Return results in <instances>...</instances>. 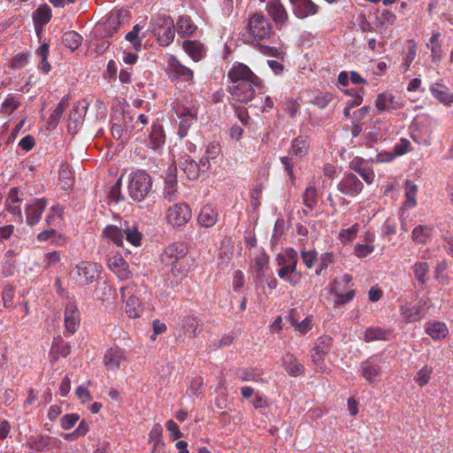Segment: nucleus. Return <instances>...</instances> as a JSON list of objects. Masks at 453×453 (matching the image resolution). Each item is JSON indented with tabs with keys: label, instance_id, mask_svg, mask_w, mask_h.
Listing matches in <instances>:
<instances>
[{
	"label": "nucleus",
	"instance_id": "nucleus-51",
	"mask_svg": "<svg viewBox=\"0 0 453 453\" xmlns=\"http://www.w3.org/2000/svg\"><path fill=\"white\" fill-rule=\"evenodd\" d=\"M142 28V25L136 24L134 26L132 31L126 35V40L133 45L135 50H140L142 48V37L139 36V34Z\"/></svg>",
	"mask_w": 453,
	"mask_h": 453
},
{
	"label": "nucleus",
	"instance_id": "nucleus-19",
	"mask_svg": "<svg viewBox=\"0 0 453 453\" xmlns=\"http://www.w3.org/2000/svg\"><path fill=\"white\" fill-rule=\"evenodd\" d=\"M46 205L47 201L44 198H36L29 202L25 209L26 221L28 226H33L40 221Z\"/></svg>",
	"mask_w": 453,
	"mask_h": 453
},
{
	"label": "nucleus",
	"instance_id": "nucleus-54",
	"mask_svg": "<svg viewBox=\"0 0 453 453\" xmlns=\"http://www.w3.org/2000/svg\"><path fill=\"white\" fill-rule=\"evenodd\" d=\"M180 116H184V118L181 119L179 124V130L178 134L180 138L185 137L188 134V131L189 127H191L194 118L191 113L184 114L183 112L178 113Z\"/></svg>",
	"mask_w": 453,
	"mask_h": 453
},
{
	"label": "nucleus",
	"instance_id": "nucleus-18",
	"mask_svg": "<svg viewBox=\"0 0 453 453\" xmlns=\"http://www.w3.org/2000/svg\"><path fill=\"white\" fill-rule=\"evenodd\" d=\"M376 109L381 111H389L400 110L403 107L402 100L389 92H383L377 96L375 102Z\"/></svg>",
	"mask_w": 453,
	"mask_h": 453
},
{
	"label": "nucleus",
	"instance_id": "nucleus-22",
	"mask_svg": "<svg viewBox=\"0 0 453 453\" xmlns=\"http://www.w3.org/2000/svg\"><path fill=\"white\" fill-rule=\"evenodd\" d=\"M65 327L67 332L73 334L80 326V311L73 302H68L64 314Z\"/></svg>",
	"mask_w": 453,
	"mask_h": 453
},
{
	"label": "nucleus",
	"instance_id": "nucleus-17",
	"mask_svg": "<svg viewBox=\"0 0 453 453\" xmlns=\"http://www.w3.org/2000/svg\"><path fill=\"white\" fill-rule=\"evenodd\" d=\"M362 181L354 174H345L337 185V189L348 196H356L363 189Z\"/></svg>",
	"mask_w": 453,
	"mask_h": 453
},
{
	"label": "nucleus",
	"instance_id": "nucleus-37",
	"mask_svg": "<svg viewBox=\"0 0 453 453\" xmlns=\"http://www.w3.org/2000/svg\"><path fill=\"white\" fill-rule=\"evenodd\" d=\"M434 232V228L426 225L417 226L411 234V237L413 242L425 244L432 237Z\"/></svg>",
	"mask_w": 453,
	"mask_h": 453
},
{
	"label": "nucleus",
	"instance_id": "nucleus-26",
	"mask_svg": "<svg viewBox=\"0 0 453 453\" xmlns=\"http://www.w3.org/2000/svg\"><path fill=\"white\" fill-rule=\"evenodd\" d=\"M180 167L189 180H196L200 176L201 172H204L202 164L200 162L197 163L188 155L181 157Z\"/></svg>",
	"mask_w": 453,
	"mask_h": 453
},
{
	"label": "nucleus",
	"instance_id": "nucleus-9",
	"mask_svg": "<svg viewBox=\"0 0 453 453\" xmlns=\"http://www.w3.org/2000/svg\"><path fill=\"white\" fill-rule=\"evenodd\" d=\"M227 78L231 84L253 83L256 86L262 85L260 78L242 63H234L227 72Z\"/></svg>",
	"mask_w": 453,
	"mask_h": 453
},
{
	"label": "nucleus",
	"instance_id": "nucleus-30",
	"mask_svg": "<svg viewBox=\"0 0 453 453\" xmlns=\"http://www.w3.org/2000/svg\"><path fill=\"white\" fill-rule=\"evenodd\" d=\"M362 376L369 382L373 383L381 373V369L378 364H375L371 359L363 362L360 365Z\"/></svg>",
	"mask_w": 453,
	"mask_h": 453
},
{
	"label": "nucleus",
	"instance_id": "nucleus-3",
	"mask_svg": "<svg viewBox=\"0 0 453 453\" xmlns=\"http://www.w3.org/2000/svg\"><path fill=\"white\" fill-rule=\"evenodd\" d=\"M103 236L111 241L118 247L123 244L124 237L135 247L140 246L142 240V234L136 226H130L127 223H125L124 226H107L103 231Z\"/></svg>",
	"mask_w": 453,
	"mask_h": 453
},
{
	"label": "nucleus",
	"instance_id": "nucleus-56",
	"mask_svg": "<svg viewBox=\"0 0 453 453\" xmlns=\"http://www.w3.org/2000/svg\"><path fill=\"white\" fill-rule=\"evenodd\" d=\"M358 228V224H354L347 229L341 230L339 233L341 242L343 243L351 242L357 236Z\"/></svg>",
	"mask_w": 453,
	"mask_h": 453
},
{
	"label": "nucleus",
	"instance_id": "nucleus-34",
	"mask_svg": "<svg viewBox=\"0 0 453 453\" xmlns=\"http://www.w3.org/2000/svg\"><path fill=\"white\" fill-rule=\"evenodd\" d=\"M430 91L434 98L445 105L453 104V95L449 93V88L440 83H434L431 86Z\"/></svg>",
	"mask_w": 453,
	"mask_h": 453
},
{
	"label": "nucleus",
	"instance_id": "nucleus-41",
	"mask_svg": "<svg viewBox=\"0 0 453 453\" xmlns=\"http://www.w3.org/2000/svg\"><path fill=\"white\" fill-rule=\"evenodd\" d=\"M269 257L262 252L258 254L251 265V270L256 273L257 278L265 276L266 270L268 269Z\"/></svg>",
	"mask_w": 453,
	"mask_h": 453
},
{
	"label": "nucleus",
	"instance_id": "nucleus-36",
	"mask_svg": "<svg viewBox=\"0 0 453 453\" xmlns=\"http://www.w3.org/2000/svg\"><path fill=\"white\" fill-rule=\"evenodd\" d=\"M68 96H64L58 104L56 109L51 112L48 119V129H55L58 127L62 115L68 105Z\"/></svg>",
	"mask_w": 453,
	"mask_h": 453
},
{
	"label": "nucleus",
	"instance_id": "nucleus-6",
	"mask_svg": "<svg viewBox=\"0 0 453 453\" xmlns=\"http://www.w3.org/2000/svg\"><path fill=\"white\" fill-rule=\"evenodd\" d=\"M150 29L161 46L166 47L173 42L176 29L170 17H158L151 23Z\"/></svg>",
	"mask_w": 453,
	"mask_h": 453
},
{
	"label": "nucleus",
	"instance_id": "nucleus-21",
	"mask_svg": "<svg viewBox=\"0 0 453 453\" xmlns=\"http://www.w3.org/2000/svg\"><path fill=\"white\" fill-rule=\"evenodd\" d=\"M266 12L277 27H282L287 24L288 15L280 0H268Z\"/></svg>",
	"mask_w": 453,
	"mask_h": 453
},
{
	"label": "nucleus",
	"instance_id": "nucleus-5",
	"mask_svg": "<svg viewBox=\"0 0 453 453\" xmlns=\"http://www.w3.org/2000/svg\"><path fill=\"white\" fill-rule=\"evenodd\" d=\"M434 119L427 115H420L414 119L411 128V138L423 146L431 144V136L434 131Z\"/></svg>",
	"mask_w": 453,
	"mask_h": 453
},
{
	"label": "nucleus",
	"instance_id": "nucleus-10",
	"mask_svg": "<svg viewBox=\"0 0 453 453\" xmlns=\"http://www.w3.org/2000/svg\"><path fill=\"white\" fill-rule=\"evenodd\" d=\"M127 11L119 10L111 12L104 22L97 24L96 32H100L102 36H111L118 31L119 26L127 20Z\"/></svg>",
	"mask_w": 453,
	"mask_h": 453
},
{
	"label": "nucleus",
	"instance_id": "nucleus-28",
	"mask_svg": "<svg viewBox=\"0 0 453 453\" xmlns=\"http://www.w3.org/2000/svg\"><path fill=\"white\" fill-rule=\"evenodd\" d=\"M219 219L217 209L210 204L204 205L197 217L198 224L203 227L213 226Z\"/></svg>",
	"mask_w": 453,
	"mask_h": 453
},
{
	"label": "nucleus",
	"instance_id": "nucleus-55",
	"mask_svg": "<svg viewBox=\"0 0 453 453\" xmlns=\"http://www.w3.org/2000/svg\"><path fill=\"white\" fill-rule=\"evenodd\" d=\"M433 372V369L428 367L426 365H424L418 372L415 378V381L419 387H424L428 384L431 374Z\"/></svg>",
	"mask_w": 453,
	"mask_h": 453
},
{
	"label": "nucleus",
	"instance_id": "nucleus-44",
	"mask_svg": "<svg viewBox=\"0 0 453 453\" xmlns=\"http://www.w3.org/2000/svg\"><path fill=\"white\" fill-rule=\"evenodd\" d=\"M278 276L291 285H296L299 281L301 274L296 272V268L288 265L286 266H282L278 271Z\"/></svg>",
	"mask_w": 453,
	"mask_h": 453
},
{
	"label": "nucleus",
	"instance_id": "nucleus-32",
	"mask_svg": "<svg viewBox=\"0 0 453 453\" xmlns=\"http://www.w3.org/2000/svg\"><path fill=\"white\" fill-rule=\"evenodd\" d=\"M221 154V146L219 142H213L208 144L205 155L200 159L203 171H207L211 166V161L217 159Z\"/></svg>",
	"mask_w": 453,
	"mask_h": 453
},
{
	"label": "nucleus",
	"instance_id": "nucleus-12",
	"mask_svg": "<svg viewBox=\"0 0 453 453\" xmlns=\"http://www.w3.org/2000/svg\"><path fill=\"white\" fill-rule=\"evenodd\" d=\"M107 265L121 280L131 277L129 265L119 252L111 251L107 254Z\"/></svg>",
	"mask_w": 453,
	"mask_h": 453
},
{
	"label": "nucleus",
	"instance_id": "nucleus-45",
	"mask_svg": "<svg viewBox=\"0 0 453 453\" xmlns=\"http://www.w3.org/2000/svg\"><path fill=\"white\" fill-rule=\"evenodd\" d=\"M239 379L243 382L253 381L257 383H265V380L262 374L253 368L241 369L238 372Z\"/></svg>",
	"mask_w": 453,
	"mask_h": 453
},
{
	"label": "nucleus",
	"instance_id": "nucleus-39",
	"mask_svg": "<svg viewBox=\"0 0 453 453\" xmlns=\"http://www.w3.org/2000/svg\"><path fill=\"white\" fill-rule=\"evenodd\" d=\"M165 142L164 130L160 125H153L149 137V144L153 150L161 148Z\"/></svg>",
	"mask_w": 453,
	"mask_h": 453
},
{
	"label": "nucleus",
	"instance_id": "nucleus-13",
	"mask_svg": "<svg viewBox=\"0 0 453 453\" xmlns=\"http://www.w3.org/2000/svg\"><path fill=\"white\" fill-rule=\"evenodd\" d=\"M430 303L428 297H423L418 300L416 305L411 303H406L400 307V312L404 321L407 323H412L419 320L424 317V309Z\"/></svg>",
	"mask_w": 453,
	"mask_h": 453
},
{
	"label": "nucleus",
	"instance_id": "nucleus-47",
	"mask_svg": "<svg viewBox=\"0 0 453 453\" xmlns=\"http://www.w3.org/2000/svg\"><path fill=\"white\" fill-rule=\"evenodd\" d=\"M51 18V10L48 5H41L33 14L35 24L44 26Z\"/></svg>",
	"mask_w": 453,
	"mask_h": 453
},
{
	"label": "nucleus",
	"instance_id": "nucleus-20",
	"mask_svg": "<svg viewBox=\"0 0 453 453\" xmlns=\"http://www.w3.org/2000/svg\"><path fill=\"white\" fill-rule=\"evenodd\" d=\"M27 445L34 450L44 451L53 448L59 449L61 441L58 438L40 434L39 436H30L27 440Z\"/></svg>",
	"mask_w": 453,
	"mask_h": 453
},
{
	"label": "nucleus",
	"instance_id": "nucleus-42",
	"mask_svg": "<svg viewBox=\"0 0 453 453\" xmlns=\"http://www.w3.org/2000/svg\"><path fill=\"white\" fill-rule=\"evenodd\" d=\"M412 270L415 279L419 284L423 285L427 282L430 270L428 263L424 261L416 262L412 266Z\"/></svg>",
	"mask_w": 453,
	"mask_h": 453
},
{
	"label": "nucleus",
	"instance_id": "nucleus-1",
	"mask_svg": "<svg viewBox=\"0 0 453 453\" xmlns=\"http://www.w3.org/2000/svg\"><path fill=\"white\" fill-rule=\"evenodd\" d=\"M273 33L271 22L262 14L254 13L250 16L242 32L244 42H252L269 39Z\"/></svg>",
	"mask_w": 453,
	"mask_h": 453
},
{
	"label": "nucleus",
	"instance_id": "nucleus-11",
	"mask_svg": "<svg viewBox=\"0 0 453 453\" xmlns=\"http://www.w3.org/2000/svg\"><path fill=\"white\" fill-rule=\"evenodd\" d=\"M191 209L185 203L173 204L169 207L166 212L167 221L173 226H181L186 225L191 219Z\"/></svg>",
	"mask_w": 453,
	"mask_h": 453
},
{
	"label": "nucleus",
	"instance_id": "nucleus-50",
	"mask_svg": "<svg viewBox=\"0 0 453 453\" xmlns=\"http://www.w3.org/2000/svg\"><path fill=\"white\" fill-rule=\"evenodd\" d=\"M308 147V140L303 136H298L292 142L291 153L296 157H303L306 154Z\"/></svg>",
	"mask_w": 453,
	"mask_h": 453
},
{
	"label": "nucleus",
	"instance_id": "nucleus-64",
	"mask_svg": "<svg viewBox=\"0 0 453 453\" xmlns=\"http://www.w3.org/2000/svg\"><path fill=\"white\" fill-rule=\"evenodd\" d=\"M203 386V379L200 377H196L190 382V386L188 388V392L192 395L198 396L199 393L202 390Z\"/></svg>",
	"mask_w": 453,
	"mask_h": 453
},
{
	"label": "nucleus",
	"instance_id": "nucleus-52",
	"mask_svg": "<svg viewBox=\"0 0 453 453\" xmlns=\"http://www.w3.org/2000/svg\"><path fill=\"white\" fill-rule=\"evenodd\" d=\"M350 167L357 172L367 184H371L374 179V173L369 167H363L358 161H352Z\"/></svg>",
	"mask_w": 453,
	"mask_h": 453
},
{
	"label": "nucleus",
	"instance_id": "nucleus-60",
	"mask_svg": "<svg viewBox=\"0 0 453 453\" xmlns=\"http://www.w3.org/2000/svg\"><path fill=\"white\" fill-rule=\"evenodd\" d=\"M121 181L122 176L118 179L116 183L111 187V191L109 193V198L111 201H122L124 200V196L121 194Z\"/></svg>",
	"mask_w": 453,
	"mask_h": 453
},
{
	"label": "nucleus",
	"instance_id": "nucleus-31",
	"mask_svg": "<svg viewBox=\"0 0 453 453\" xmlns=\"http://www.w3.org/2000/svg\"><path fill=\"white\" fill-rule=\"evenodd\" d=\"M282 364L287 372L292 377H297L304 371L303 365L291 353H287L283 357Z\"/></svg>",
	"mask_w": 453,
	"mask_h": 453
},
{
	"label": "nucleus",
	"instance_id": "nucleus-33",
	"mask_svg": "<svg viewBox=\"0 0 453 453\" xmlns=\"http://www.w3.org/2000/svg\"><path fill=\"white\" fill-rule=\"evenodd\" d=\"M391 334V330L379 326H371L365 329L364 334V341L371 342L374 341H388Z\"/></svg>",
	"mask_w": 453,
	"mask_h": 453
},
{
	"label": "nucleus",
	"instance_id": "nucleus-23",
	"mask_svg": "<svg viewBox=\"0 0 453 453\" xmlns=\"http://www.w3.org/2000/svg\"><path fill=\"white\" fill-rule=\"evenodd\" d=\"M293 13L298 19H305L318 13L319 6L311 0H289Z\"/></svg>",
	"mask_w": 453,
	"mask_h": 453
},
{
	"label": "nucleus",
	"instance_id": "nucleus-53",
	"mask_svg": "<svg viewBox=\"0 0 453 453\" xmlns=\"http://www.w3.org/2000/svg\"><path fill=\"white\" fill-rule=\"evenodd\" d=\"M63 39L65 46L73 50H76L82 42V37L74 31L65 33Z\"/></svg>",
	"mask_w": 453,
	"mask_h": 453
},
{
	"label": "nucleus",
	"instance_id": "nucleus-25",
	"mask_svg": "<svg viewBox=\"0 0 453 453\" xmlns=\"http://www.w3.org/2000/svg\"><path fill=\"white\" fill-rule=\"evenodd\" d=\"M184 254V249L181 244L173 243L164 250L160 259L163 264L169 266L174 265Z\"/></svg>",
	"mask_w": 453,
	"mask_h": 453
},
{
	"label": "nucleus",
	"instance_id": "nucleus-24",
	"mask_svg": "<svg viewBox=\"0 0 453 453\" xmlns=\"http://www.w3.org/2000/svg\"><path fill=\"white\" fill-rule=\"evenodd\" d=\"M126 360L125 353L119 348H111L108 349L104 357V364L107 370L117 372L123 362Z\"/></svg>",
	"mask_w": 453,
	"mask_h": 453
},
{
	"label": "nucleus",
	"instance_id": "nucleus-14",
	"mask_svg": "<svg viewBox=\"0 0 453 453\" xmlns=\"http://www.w3.org/2000/svg\"><path fill=\"white\" fill-rule=\"evenodd\" d=\"M88 104L86 101H79L75 103L69 114L67 130L71 134H75L83 123L84 117L87 113Z\"/></svg>",
	"mask_w": 453,
	"mask_h": 453
},
{
	"label": "nucleus",
	"instance_id": "nucleus-57",
	"mask_svg": "<svg viewBox=\"0 0 453 453\" xmlns=\"http://www.w3.org/2000/svg\"><path fill=\"white\" fill-rule=\"evenodd\" d=\"M28 53H19L12 58L10 63V67L12 69H21L25 67L28 64Z\"/></svg>",
	"mask_w": 453,
	"mask_h": 453
},
{
	"label": "nucleus",
	"instance_id": "nucleus-49",
	"mask_svg": "<svg viewBox=\"0 0 453 453\" xmlns=\"http://www.w3.org/2000/svg\"><path fill=\"white\" fill-rule=\"evenodd\" d=\"M303 203L306 208L312 210L318 203V191L314 185L310 184L303 194Z\"/></svg>",
	"mask_w": 453,
	"mask_h": 453
},
{
	"label": "nucleus",
	"instance_id": "nucleus-4",
	"mask_svg": "<svg viewBox=\"0 0 453 453\" xmlns=\"http://www.w3.org/2000/svg\"><path fill=\"white\" fill-rule=\"evenodd\" d=\"M99 273V265L92 261H81L70 271V278L74 283L83 287L93 283Z\"/></svg>",
	"mask_w": 453,
	"mask_h": 453
},
{
	"label": "nucleus",
	"instance_id": "nucleus-15",
	"mask_svg": "<svg viewBox=\"0 0 453 453\" xmlns=\"http://www.w3.org/2000/svg\"><path fill=\"white\" fill-rule=\"evenodd\" d=\"M134 288L130 286L120 288L121 298L126 302L125 311L130 318H139L142 313V306L139 299L133 294Z\"/></svg>",
	"mask_w": 453,
	"mask_h": 453
},
{
	"label": "nucleus",
	"instance_id": "nucleus-62",
	"mask_svg": "<svg viewBox=\"0 0 453 453\" xmlns=\"http://www.w3.org/2000/svg\"><path fill=\"white\" fill-rule=\"evenodd\" d=\"M373 250H374L373 245H370V244H357L354 247V254L357 257H361V258L367 257L368 255L372 253Z\"/></svg>",
	"mask_w": 453,
	"mask_h": 453
},
{
	"label": "nucleus",
	"instance_id": "nucleus-27",
	"mask_svg": "<svg viewBox=\"0 0 453 453\" xmlns=\"http://www.w3.org/2000/svg\"><path fill=\"white\" fill-rule=\"evenodd\" d=\"M180 328L178 337H195L197 334V328L199 326V320L193 315H187L180 319Z\"/></svg>",
	"mask_w": 453,
	"mask_h": 453
},
{
	"label": "nucleus",
	"instance_id": "nucleus-59",
	"mask_svg": "<svg viewBox=\"0 0 453 453\" xmlns=\"http://www.w3.org/2000/svg\"><path fill=\"white\" fill-rule=\"evenodd\" d=\"M79 419L80 416L77 413L65 414L61 418V427L65 430H69L75 426Z\"/></svg>",
	"mask_w": 453,
	"mask_h": 453
},
{
	"label": "nucleus",
	"instance_id": "nucleus-61",
	"mask_svg": "<svg viewBox=\"0 0 453 453\" xmlns=\"http://www.w3.org/2000/svg\"><path fill=\"white\" fill-rule=\"evenodd\" d=\"M165 427L170 433V439L172 441H176L183 436V434L179 429L178 425L173 419H169L165 423Z\"/></svg>",
	"mask_w": 453,
	"mask_h": 453
},
{
	"label": "nucleus",
	"instance_id": "nucleus-29",
	"mask_svg": "<svg viewBox=\"0 0 453 453\" xmlns=\"http://www.w3.org/2000/svg\"><path fill=\"white\" fill-rule=\"evenodd\" d=\"M184 51L195 62L200 61L204 58L206 50L203 44L199 41H184L182 43Z\"/></svg>",
	"mask_w": 453,
	"mask_h": 453
},
{
	"label": "nucleus",
	"instance_id": "nucleus-38",
	"mask_svg": "<svg viewBox=\"0 0 453 453\" xmlns=\"http://www.w3.org/2000/svg\"><path fill=\"white\" fill-rule=\"evenodd\" d=\"M197 27L188 16H180L176 22L175 29L182 36L191 35Z\"/></svg>",
	"mask_w": 453,
	"mask_h": 453
},
{
	"label": "nucleus",
	"instance_id": "nucleus-8",
	"mask_svg": "<svg viewBox=\"0 0 453 453\" xmlns=\"http://www.w3.org/2000/svg\"><path fill=\"white\" fill-rule=\"evenodd\" d=\"M332 343L333 340L330 336L324 335L319 337L311 351V361L319 372H326L327 371L325 359L331 349Z\"/></svg>",
	"mask_w": 453,
	"mask_h": 453
},
{
	"label": "nucleus",
	"instance_id": "nucleus-58",
	"mask_svg": "<svg viewBox=\"0 0 453 453\" xmlns=\"http://www.w3.org/2000/svg\"><path fill=\"white\" fill-rule=\"evenodd\" d=\"M301 257L305 266L311 269L314 266L316 261L318 260V253L314 250H306L303 249L301 250Z\"/></svg>",
	"mask_w": 453,
	"mask_h": 453
},
{
	"label": "nucleus",
	"instance_id": "nucleus-40",
	"mask_svg": "<svg viewBox=\"0 0 453 453\" xmlns=\"http://www.w3.org/2000/svg\"><path fill=\"white\" fill-rule=\"evenodd\" d=\"M332 292L336 296L334 303L338 305H342L349 303L354 298L356 294L354 289H349L347 292H343L342 289L340 288V282H338L337 280H334V282Z\"/></svg>",
	"mask_w": 453,
	"mask_h": 453
},
{
	"label": "nucleus",
	"instance_id": "nucleus-35",
	"mask_svg": "<svg viewBox=\"0 0 453 453\" xmlns=\"http://www.w3.org/2000/svg\"><path fill=\"white\" fill-rule=\"evenodd\" d=\"M425 331L434 340L445 339L449 334L447 326L440 321L427 323Z\"/></svg>",
	"mask_w": 453,
	"mask_h": 453
},
{
	"label": "nucleus",
	"instance_id": "nucleus-2",
	"mask_svg": "<svg viewBox=\"0 0 453 453\" xmlns=\"http://www.w3.org/2000/svg\"><path fill=\"white\" fill-rule=\"evenodd\" d=\"M127 191L134 202H142L152 192V179L145 172L137 170L128 175Z\"/></svg>",
	"mask_w": 453,
	"mask_h": 453
},
{
	"label": "nucleus",
	"instance_id": "nucleus-46",
	"mask_svg": "<svg viewBox=\"0 0 453 453\" xmlns=\"http://www.w3.org/2000/svg\"><path fill=\"white\" fill-rule=\"evenodd\" d=\"M449 263L447 260L440 261L434 268V278L441 285H449L450 282L449 277L447 273Z\"/></svg>",
	"mask_w": 453,
	"mask_h": 453
},
{
	"label": "nucleus",
	"instance_id": "nucleus-48",
	"mask_svg": "<svg viewBox=\"0 0 453 453\" xmlns=\"http://www.w3.org/2000/svg\"><path fill=\"white\" fill-rule=\"evenodd\" d=\"M405 196L406 201L404 203V207L411 209L416 206L417 201H416V196L418 192V187L413 182L407 180L405 182Z\"/></svg>",
	"mask_w": 453,
	"mask_h": 453
},
{
	"label": "nucleus",
	"instance_id": "nucleus-63",
	"mask_svg": "<svg viewBox=\"0 0 453 453\" xmlns=\"http://www.w3.org/2000/svg\"><path fill=\"white\" fill-rule=\"evenodd\" d=\"M440 35H441L439 32L433 33L429 40V43L427 44V46L431 49V52L434 58L438 55L439 50L441 48V44L439 42Z\"/></svg>",
	"mask_w": 453,
	"mask_h": 453
},
{
	"label": "nucleus",
	"instance_id": "nucleus-43",
	"mask_svg": "<svg viewBox=\"0 0 453 453\" xmlns=\"http://www.w3.org/2000/svg\"><path fill=\"white\" fill-rule=\"evenodd\" d=\"M21 96L19 95H8L0 107V112L11 115L20 105Z\"/></svg>",
	"mask_w": 453,
	"mask_h": 453
},
{
	"label": "nucleus",
	"instance_id": "nucleus-16",
	"mask_svg": "<svg viewBox=\"0 0 453 453\" xmlns=\"http://www.w3.org/2000/svg\"><path fill=\"white\" fill-rule=\"evenodd\" d=\"M255 87L253 83L231 84L228 86V92L233 100L247 104L255 96Z\"/></svg>",
	"mask_w": 453,
	"mask_h": 453
},
{
	"label": "nucleus",
	"instance_id": "nucleus-7",
	"mask_svg": "<svg viewBox=\"0 0 453 453\" xmlns=\"http://www.w3.org/2000/svg\"><path fill=\"white\" fill-rule=\"evenodd\" d=\"M165 73L172 81L193 84V71L181 64L173 55H171L167 59Z\"/></svg>",
	"mask_w": 453,
	"mask_h": 453
}]
</instances>
